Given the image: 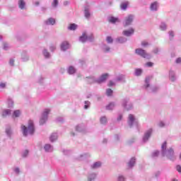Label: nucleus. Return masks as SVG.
<instances>
[{"label":"nucleus","mask_w":181,"mask_h":181,"mask_svg":"<svg viewBox=\"0 0 181 181\" xmlns=\"http://www.w3.org/2000/svg\"><path fill=\"white\" fill-rule=\"evenodd\" d=\"M168 148V143L164 141L161 146V155L165 156L170 160H176V156L175 155V151L173 148Z\"/></svg>","instance_id":"1"},{"label":"nucleus","mask_w":181,"mask_h":181,"mask_svg":"<svg viewBox=\"0 0 181 181\" xmlns=\"http://www.w3.org/2000/svg\"><path fill=\"white\" fill-rule=\"evenodd\" d=\"M21 130L23 136H27L28 135H33L35 134V123L32 120L28 121V126L21 125Z\"/></svg>","instance_id":"2"},{"label":"nucleus","mask_w":181,"mask_h":181,"mask_svg":"<svg viewBox=\"0 0 181 181\" xmlns=\"http://www.w3.org/2000/svg\"><path fill=\"white\" fill-rule=\"evenodd\" d=\"M145 90H147L148 93H156L159 90L158 86H152L151 87V77L147 76L145 79V84L144 86Z\"/></svg>","instance_id":"3"},{"label":"nucleus","mask_w":181,"mask_h":181,"mask_svg":"<svg viewBox=\"0 0 181 181\" xmlns=\"http://www.w3.org/2000/svg\"><path fill=\"white\" fill-rule=\"evenodd\" d=\"M122 106L127 111H131L134 108V105L132 103L129 101V98H125L122 101Z\"/></svg>","instance_id":"4"},{"label":"nucleus","mask_w":181,"mask_h":181,"mask_svg":"<svg viewBox=\"0 0 181 181\" xmlns=\"http://www.w3.org/2000/svg\"><path fill=\"white\" fill-rule=\"evenodd\" d=\"M127 122L130 128H132L134 125L136 127V128H138V120L135 119V116H134V115H129Z\"/></svg>","instance_id":"5"},{"label":"nucleus","mask_w":181,"mask_h":181,"mask_svg":"<svg viewBox=\"0 0 181 181\" xmlns=\"http://www.w3.org/2000/svg\"><path fill=\"white\" fill-rule=\"evenodd\" d=\"M135 53L144 59H151V54L146 53V51L144 50L142 48L136 49Z\"/></svg>","instance_id":"6"},{"label":"nucleus","mask_w":181,"mask_h":181,"mask_svg":"<svg viewBox=\"0 0 181 181\" xmlns=\"http://www.w3.org/2000/svg\"><path fill=\"white\" fill-rule=\"evenodd\" d=\"M50 113V109H45L42 114L41 118L40 119V124L43 125L47 121L49 118V114Z\"/></svg>","instance_id":"7"},{"label":"nucleus","mask_w":181,"mask_h":181,"mask_svg":"<svg viewBox=\"0 0 181 181\" xmlns=\"http://www.w3.org/2000/svg\"><path fill=\"white\" fill-rule=\"evenodd\" d=\"M134 19H135V16L130 14L125 17L124 21L123 22L124 26H130V25H132V22H134Z\"/></svg>","instance_id":"8"},{"label":"nucleus","mask_w":181,"mask_h":181,"mask_svg":"<svg viewBox=\"0 0 181 181\" xmlns=\"http://www.w3.org/2000/svg\"><path fill=\"white\" fill-rule=\"evenodd\" d=\"M84 16L86 19L91 18L90 6L88 3H86L84 6Z\"/></svg>","instance_id":"9"},{"label":"nucleus","mask_w":181,"mask_h":181,"mask_svg":"<svg viewBox=\"0 0 181 181\" xmlns=\"http://www.w3.org/2000/svg\"><path fill=\"white\" fill-rule=\"evenodd\" d=\"M151 135H152V129H148L144 134V136H143V142L144 144L146 143L147 141H149V139L151 138Z\"/></svg>","instance_id":"10"},{"label":"nucleus","mask_w":181,"mask_h":181,"mask_svg":"<svg viewBox=\"0 0 181 181\" xmlns=\"http://www.w3.org/2000/svg\"><path fill=\"white\" fill-rule=\"evenodd\" d=\"M107 78H108V74H104L98 78H97L96 83L98 84H101L102 83H104Z\"/></svg>","instance_id":"11"},{"label":"nucleus","mask_w":181,"mask_h":181,"mask_svg":"<svg viewBox=\"0 0 181 181\" xmlns=\"http://www.w3.org/2000/svg\"><path fill=\"white\" fill-rule=\"evenodd\" d=\"M134 33H135V30H134V28H130L129 30H123L122 35H124V36H127V37H129V36H132V35H134Z\"/></svg>","instance_id":"12"},{"label":"nucleus","mask_w":181,"mask_h":181,"mask_svg":"<svg viewBox=\"0 0 181 181\" xmlns=\"http://www.w3.org/2000/svg\"><path fill=\"white\" fill-rule=\"evenodd\" d=\"M135 163H136V158L135 157H132L127 163V168L129 169H132L135 166Z\"/></svg>","instance_id":"13"},{"label":"nucleus","mask_w":181,"mask_h":181,"mask_svg":"<svg viewBox=\"0 0 181 181\" xmlns=\"http://www.w3.org/2000/svg\"><path fill=\"white\" fill-rule=\"evenodd\" d=\"M12 114V110L11 109H4L1 112L2 118H6V117H9Z\"/></svg>","instance_id":"14"},{"label":"nucleus","mask_w":181,"mask_h":181,"mask_svg":"<svg viewBox=\"0 0 181 181\" xmlns=\"http://www.w3.org/2000/svg\"><path fill=\"white\" fill-rule=\"evenodd\" d=\"M54 23H56V19L53 18H49L45 21V24L48 26H50V25L53 26Z\"/></svg>","instance_id":"15"},{"label":"nucleus","mask_w":181,"mask_h":181,"mask_svg":"<svg viewBox=\"0 0 181 181\" xmlns=\"http://www.w3.org/2000/svg\"><path fill=\"white\" fill-rule=\"evenodd\" d=\"M69 47H70V45L67 42V41H64L61 44V50H62V52H66Z\"/></svg>","instance_id":"16"},{"label":"nucleus","mask_w":181,"mask_h":181,"mask_svg":"<svg viewBox=\"0 0 181 181\" xmlns=\"http://www.w3.org/2000/svg\"><path fill=\"white\" fill-rule=\"evenodd\" d=\"M44 150L47 153L53 152V146H52V144H47L44 146Z\"/></svg>","instance_id":"17"},{"label":"nucleus","mask_w":181,"mask_h":181,"mask_svg":"<svg viewBox=\"0 0 181 181\" xmlns=\"http://www.w3.org/2000/svg\"><path fill=\"white\" fill-rule=\"evenodd\" d=\"M128 40V39H127V37H118L117 38H116V42L117 43H120L121 45L124 44V43H127V41Z\"/></svg>","instance_id":"18"},{"label":"nucleus","mask_w":181,"mask_h":181,"mask_svg":"<svg viewBox=\"0 0 181 181\" xmlns=\"http://www.w3.org/2000/svg\"><path fill=\"white\" fill-rule=\"evenodd\" d=\"M87 83L89 84H93V83H97V78L93 76H88L86 78Z\"/></svg>","instance_id":"19"},{"label":"nucleus","mask_w":181,"mask_h":181,"mask_svg":"<svg viewBox=\"0 0 181 181\" xmlns=\"http://www.w3.org/2000/svg\"><path fill=\"white\" fill-rule=\"evenodd\" d=\"M6 134L8 138H11L12 136V128L9 125H6Z\"/></svg>","instance_id":"20"},{"label":"nucleus","mask_w":181,"mask_h":181,"mask_svg":"<svg viewBox=\"0 0 181 181\" xmlns=\"http://www.w3.org/2000/svg\"><path fill=\"white\" fill-rule=\"evenodd\" d=\"M76 131L77 132H84L86 131V126L84 124H78L76 127Z\"/></svg>","instance_id":"21"},{"label":"nucleus","mask_w":181,"mask_h":181,"mask_svg":"<svg viewBox=\"0 0 181 181\" xmlns=\"http://www.w3.org/2000/svg\"><path fill=\"white\" fill-rule=\"evenodd\" d=\"M21 59L23 62H28V60H29V56L28 55V52L26 51H23L22 52Z\"/></svg>","instance_id":"22"},{"label":"nucleus","mask_w":181,"mask_h":181,"mask_svg":"<svg viewBox=\"0 0 181 181\" xmlns=\"http://www.w3.org/2000/svg\"><path fill=\"white\" fill-rule=\"evenodd\" d=\"M115 105L116 104L115 102H111L106 106V110H107L108 111H112V110L115 108Z\"/></svg>","instance_id":"23"},{"label":"nucleus","mask_w":181,"mask_h":181,"mask_svg":"<svg viewBox=\"0 0 181 181\" xmlns=\"http://www.w3.org/2000/svg\"><path fill=\"white\" fill-rule=\"evenodd\" d=\"M169 77L170 81H176V75L175 74V71L170 70L169 72Z\"/></svg>","instance_id":"24"},{"label":"nucleus","mask_w":181,"mask_h":181,"mask_svg":"<svg viewBox=\"0 0 181 181\" xmlns=\"http://www.w3.org/2000/svg\"><path fill=\"white\" fill-rule=\"evenodd\" d=\"M102 49L105 53H110L111 48L107 44H103Z\"/></svg>","instance_id":"25"},{"label":"nucleus","mask_w":181,"mask_h":181,"mask_svg":"<svg viewBox=\"0 0 181 181\" xmlns=\"http://www.w3.org/2000/svg\"><path fill=\"white\" fill-rule=\"evenodd\" d=\"M101 162L97 161L95 162L93 164L90 165L91 169H99V168L101 166Z\"/></svg>","instance_id":"26"},{"label":"nucleus","mask_w":181,"mask_h":181,"mask_svg":"<svg viewBox=\"0 0 181 181\" xmlns=\"http://www.w3.org/2000/svg\"><path fill=\"white\" fill-rule=\"evenodd\" d=\"M57 133H52L49 136V141L50 142H54L55 141H57Z\"/></svg>","instance_id":"27"},{"label":"nucleus","mask_w":181,"mask_h":181,"mask_svg":"<svg viewBox=\"0 0 181 181\" xmlns=\"http://www.w3.org/2000/svg\"><path fill=\"white\" fill-rule=\"evenodd\" d=\"M151 11H158V2L154 1L150 6Z\"/></svg>","instance_id":"28"},{"label":"nucleus","mask_w":181,"mask_h":181,"mask_svg":"<svg viewBox=\"0 0 181 181\" xmlns=\"http://www.w3.org/2000/svg\"><path fill=\"white\" fill-rule=\"evenodd\" d=\"M79 42H81L82 43H85V42H87V34H86V33H83L82 35L79 37Z\"/></svg>","instance_id":"29"},{"label":"nucleus","mask_w":181,"mask_h":181,"mask_svg":"<svg viewBox=\"0 0 181 181\" xmlns=\"http://www.w3.org/2000/svg\"><path fill=\"white\" fill-rule=\"evenodd\" d=\"M95 177H97V174H95L94 173H90L88 176V181L95 180Z\"/></svg>","instance_id":"30"},{"label":"nucleus","mask_w":181,"mask_h":181,"mask_svg":"<svg viewBox=\"0 0 181 181\" xmlns=\"http://www.w3.org/2000/svg\"><path fill=\"white\" fill-rule=\"evenodd\" d=\"M26 4L25 3V1L23 0H19L18 1V8H20V9H25V6Z\"/></svg>","instance_id":"31"},{"label":"nucleus","mask_w":181,"mask_h":181,"mask_svg":"<svg viewBox=\"0 0 181 181\" xmlns=\"http://www.w3.org/2000/svg\"><path fill=\"white\" fill-rule=\"evenodd\" d=\"M88 157H90V154L85 153H83V154L80 155V156L78 158V160H84V159H86V158H88Z\"/></svg>","instance_id":"32"},{"label":"nucleus","mask_w":181,"mask_h":181,"mask_svg":"<svg viewBox=\"0 0 181 181\" xmlns=\"http://www.w3.org/2000/svg\"><path fill=\"white\" fill-rule=\"evenodd\" d=\"M143 73V71L141 69H136L134 71V76L136 77H139V76H141Z\"/></svg>","instance_id":"33"},{"label":"nucleus","mask_w":181,"mask_h":181,"mask_svg":"<svg viewBox=\"0 0 181 181\" xmlns=\"http://www.w3.org/2000/svg\"><path fill=\"white\" fill-rule=\"evenodd\" d=\"M109 22H110V23H117V22H119V20L118 19V18L112 16L109 18Z\"/></svg>","instance_id":"34"},{"label":"nucleus","mask_w":181,"mask_h":181,"mask_svg":"<svg viewBox=\"0 0 181 181\" xmlns=\"http://www.w3.org/2000/svg\"><path fill=\"white\" fill-rule=\"evenodd\" d=\"M19 117H21V110H14L13 113V117L18 118Z\"/></svg>","instance_id":"35"},{"label":"nucleus","mask_w":181,"mask_h":181,"mask_svg":"<svg viewBox=\"0 0 181 181\" xmlns=\"http://www.w3.org/2000/svg\"><path fill=\"white\" fill-rule=\"evenodd\" d=\"M67 71L69 74H74V73H76V69L71 66L68 68Z\"/></svg>","instance_id":"36"},{"label":"nucleus","mask_w":181,"mask_h":181,"mask_svg":"<svg viewBox=\"0 0 181 181\" xmlns=\"http://www.w3.org/2000/svg\"><path fill=\"white\" fill-rule=\"evenodd\" d=\"M68 29L69 30H76L77 29V25H76L75 23H71L68 27Z\"/></svg>","instance_id":"37"},{"label":"nucleus","mask_w":181,"mask_h":181,"mask_svg":"<svg viewBox=\"0 0 181 181\" xmlns=\"http://www.w3.org/2000/svg\"><path fill=\"white\" fill-rule=\"evenodd\" d=\"M116 81H124L125 82V75H119L117 77Z\"/></svg>","instance_id":"38"},{"label":"nucleus","mask_w":181,"mask_h":181,"mask_svg":"<svg viewBox=\"0 0 181 181\" xmlns=\"http://www.w3.org/2000/svg\"><path fill=\"white\" fill-rule=\"evenodd\" d=\"M42 54L44 55V57H45V59H49V57H50V53H49V52H47V49H45L42 51Z\"/></svg>","instance_id":"39"},{"label":"nucleus","mask_w":181,"mask_h":181,"mask_svg":"<svg viewBox=\"0 0 181 181\" xmlns=\"http://www.w3.org/2000/svg\"><path fill=\"white\" fill-rule=\"evenodd\" d=\"M3 49L4 50H9V49H11V45H9V43L8 42H4Z\"/></svg>","instance_id":"40"},{"label":"nucleus","mask_w":181,"mask_h":181,"mask_svg":"<svg viewBox=\"0 0 181 181\" xmlns=\"http://www.w3.org/2000/svg\"><path fill=\"white\" fill-rule=\"evenodd\" d=\"M160 29L161 30H166V29H168V26L166 25V23L162 22L160 25Z\"/></svg>","instance_id":"41"},{"label":"nucleus","mask_w":181,"mask_h":181,"mask_svg":"<svg viewBox=\"0 0 181 181\" xmlns=\"http://www.w3.org/2000/svg\"><path fill=\"white\" fill-rule=\"evenodd\" d=\"M100 124L105 125V124H107V117L105 116H103L100 117Z\"/></svg>","instance_id":"42"},{"label":"nucleus","mask_w":181,"mask_h":181,"mask_svg":"<svg viewBox=\"0 0 181 181\" xmlns=\"http://www.w3.org/2000/svg\"><path fill=\"white\" fill-rule=\"evenodd\" d=\"M84 104V110H88L91 103L88 100H85Z\"/></svg>","instance_id":"43"},{"label":"nucleus","mask_w":181,"mask_h":181,"mask_svg":"<svg viewBox=\"0 0 181 181\" xmlns=\"http://www.w3.org/2000/svg\"><path fill=\"white\" fill-rule=\"evenodd\" d=\"M120 8L122 11H125L127 8H128V4L127 3H122L120 5Z\"/></svg>","instance_id":"44"},{"label":"nucleus","mask_w":181,"mask_h":181,"mask_svg":"<svg viewBox=\"0 0 181 181\" xmlns=\"http://www.w3.org/2000/svg\"><path fill=\"white\" fill-rule=\"evenodd\" d=\"M112 93H114V91L112 90L111 88H108L106 90V95H107V97H111V95H112Z\"/></svg>","instance_id":"45"},{"label":"nucleus","mask_w":181,"mask_h":181,"mask_svg":"<svg viewBox=\"0 0 181 181\" xmlns=\"http://www.w3.org/2000/svg\"><path fill=\"white\" fill-rule=\"evenodd\" d=\"M8 105L9 108H12L13 107V100L8 98Z\"/></svg>","instance_id":"46"},{"label":"nucleus","mask_w":181,"mask_h":181,"mask_svg":"<svg viewBox=\"0 0 181 181\" xmlns=\"http://www.w3.org/2000/svg\"><path fill=\"white\" fill-rule=\"evenodd\" d=\"M106 41L109 45H111L114 42V40L112 39V37L111 36H107L106 37Z\"/></svg>","instance_id":"47"},{"label":"nucleus","mask_w":181,"mask_h":181,"mask_svg":"<svg viewBox=\"0 0 181 181\" xmlns=\"http://www.w3.org/2000/svg\"><path fill=\"white\" fill-rule=\"evenodd\" d=\"M59 5V0H53L52 3V8H57Z\"/></svg>","instance_id":"48"},{"label":"nucleus","mask_w":181,"mask_h":181,"mask_svg":"<svg viewBox=\"0 0 181 181\" xmlns=\"http://www.w3.org/2000/svg\"><path fill=\"white\" fill-rule=\"evenodd\" d=\"M168 35L170 40H173V37H175V33L171 30L168 32Z\"/></svg>","instance_id":"49"},{"label":"nucleus","mask_w":181,"mask_h":181,"mask_svg":"<svg viewBox=\"0 0 181 181\" xmlns=\"http://www.w3.org/2000/svg\"><path fill=\"white\" fill-rule=\"evenodd\" d=\"M87 40L88 42H94V35L93 34L90 35H87Z\"/></svg>","instance_id":"50"},{"label":"nucleus","mask_w":181,"mask_h":181,"mask_svg":"<svg viewBox=\"0 0 181 181\" xmlns=\"http://www.w3.org/2000/svg\"><path fill=\"white\" fill-rule=\"evenodd\" d=\"M28 155H29V151L28 150H25L24 151H23V153H22L23 158H27Z\"/></svg>","instance_id":"51"},{"label":"nucleus","mask_w":181,"mask_h":181,"mask_svg":"<svg viewBox=\"0 0 181 181\" xmlns=\"http://www.w3.org/2000/svg\"><path fill=\"white\" fill-rule=\"evenodd\" d=\"M159 156V151H155L152 153V157L153 158H157V156Z\"/></svg>","instance_id":"52"},{"label":"nucleus","mask_w":181,"mask_h":181,"mask_svg":"<svg viewBox=\"0 0 181 181\" xmlns=\"http://www.w3.org/2000/svg\"><path fill=\"white\" fill-rule=\"evenodd\" d=\"M9 64L11 66H15V59H13V58H11L9 60Z\"/></svg>","instance_id":"53"},{"label":"nucleus","mask_w":181,"mask_h":181,"mask_svg":"<svg viewBox=\"0 0 181 181\" xmlns=\"http://www.w3.org/2000/svg\"><path fill=\"white\" fill-rule=\"evenodd\" d=\"M141 46L143 47H146L149 46V43L146 41H143V42H141Z\"/></svg>","instance_id":"54"},{"label":"nucleus","mask_w":181,"mask_h":181,"mask_svg":"<svg viewBox=\"0 0 181 181\" xmlns=\"http://www.w3.org/2000/svg\"><path fill=\"white\" fill-rule=\"evenodd\" d=\"M117 181H125V177L123 175H119Z\"/></svg>","instance_id":"55"},{"label":"nucleus","mask_w":181,"mask_h":181,"mask_svg":"<svg viewBox=\"0 0 181 181\" xmlns=\"http://www.w3.org/2000/svg\"><path fill=\"white\" fill-rule=\"evenodd\" d=\"M114 138L115 141H119V139H121V136L119 134H115Z\"/></svg>","instance_id":"56"},{"label":"nucleus","mask_w":181,"mask_h":181,"mask_svg":"<svg viewBox=\"0 0 181 181\" xmlns=\"http://www.w3.org/2000/svg\"><path fill=\"white\" fill-rule=\"evenodd\" d=\"M15 173H16V175H19V173H21V170L19 169V168H16L13 169Z\"/></svg>","instance_id":"57"},{"label":"nucleus","mask_w":181,"mask_h":181,"mask_svg":"<svg viewBox=\"0 0 181 181\" xmlns=\"http://www.w3.org/2000/svg\"><path fill=\"white\" fill-rule=\"evenodd\" d=\"M153 53H154L155 54H158V53H159V48L156 47L153 49Z\"/></svg>","instance_id":"58"},{"label":"nucleus","mask_w":181,"mask_h":181,"mask_svg":"<svg viewBox=\"0 0 181 181\" xmlns=\"http://www.w3.org/2000/svg\"><path fill=\"white\" fill-rule=\"evenodd\" d=\"M107 86H108V87H112L113 86H115V83H114V81H110Z\"/></svg>","instance_id":"59"},{"label":"nucleus","mask_w":181,"mask_h":181,"mask_svg":"<svg viewBox=\"0 0 181 181\" xmlns=\"http://www.w3.org/2000/svg\"><path fill=\"white\" fill-rule=\"evenodd\" d=\"M62 152L64 153V155H70V151L69 150H62Z\"/></svg>","instance_id":"60"},{"label":"nucleus","mask_w":181,"mask_h":181,"mask_svg":"<svg viewBox=\"0 0 181 181\" xmlns=\"http://www.w3.org/2000/svg\"><path fill=\"white\" fill-rule=\"evenodd\" d=\"M154 176H155V177H159L160 176V171H156L154 173Z\"/></svg>","instance_id":"61"},{"label":"nucleus","mask_w":181,"mask_h":181,"mask_svg":"<svg viewBox=\"0 0 181 181\" xmlns=\"http://www.w3.org/2000/svg\"><path fill=\"white\" fill-rule=\"evenodd\" d=\"M158 127H160V128H163V127H165V122H160L158 123Z\"/></svg>","instance_id":"62"},{"label":"nucleus","mask_w":181,"mask_h":181,"mask_svg":"<svg viewBox=\"0 0 181 181\" xmlns=\"http://www.w3.org/2000/svg\"><path fill=\"white\" fill-rule=\"evenodd\" d=\"M57 122H63V121H64V118H63V117H58L57 119Z\"/></svg>","instance_id":"63"},{"label":"nucleus","mask_w":181,"mask_h":181,"mask_svg":"<svg viewBox=\"0 0 181 181\" xmlns=\"http://www.w3.org/2000/svg\"><path fill=\"white\" fill-rule=\"evenodd\" d=\"M176 169H177V172H179V173H181V166H180V165H177L176 166Z\"/></svg>","instance_id":"64"}]
</instances>
